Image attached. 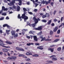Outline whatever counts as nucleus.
<instances>
[{
    "label": "nucleus",
    "instance_id": "obj_1",
    "mask_svg": "<svg viewBox=\"0 0 64 64\" xmlns=\"http://www.w3.org/2000/svg\"><path fill=\"white\" fill-rule=\"evenodd\" d=\"M33 20L35 21L34 24H32V26L34 27L35 26L36 24H37L38 23V20L36 18L35 16H34L33 18Z\"/></svg>",
    "mask_w": 64,
    "mask_h": 64
},
{
    "label": "nucleus",
    "instance_id": "obj_2",
    "mask_svg": "<svg viewBox=\"0 0 64 64\" xmlns=\"http://www.w3.org/2000/svg\"><path fill=\"white\" fill-rule=\"evenodd\" d=\"M50 58H52V61H56V60H57V58H54L56 57V56L54 55H52L51 56H50Z\"/></svg>",
    "mask_w": 64,
    "mask_h": 64
},
{
    "label": "nucleus",
    "instance_id": "obj_3",
    "mask_svg": "<svg viewBox=\"0 0 64 64\" xmlns=\"http://www.w3.org/2000/svg\"><path fill=\"white\" fill-rule=\"evenodd\" d=\"M22 18L23 19H24V21H26L25 20H27L28 19V17L25 16V14H24L22 15Z\"/></svg>",
    "mask_w": 64,
    "mask_h": 64
},
{
    "label": "nucleus",
    "instance_id": "obj_4",
    "mask_svg": "<svg viewBox=\"0 0 64 64\" xmlns=\"http://www.w3.org/2000/svg\"><path fill=\"white\" fill-rule=\"evenodd\" d=\"M15 0H12V2H10V4L8 3V4L10 6H12V5H14V3H15Z\"/></svg>",
    "mask_w": 64,
    "mask_h": 64
},
{
    "label": "nucleus",
    "instance_id": "obj_5",
    "mask_svg": "<svg viewBox=\"0 0 64 64\" xmlns=\"http://www.w3.org/2000/svg\"><path fill=\"white\" fill-rule=\"evenodd\" d=\"M35 29L38 30H42V26H40L38 27V28H36Z\"/></svg>",
    "mask_w": 64,
    "mask_h": 64
},
{
    "label": "nucleus",
    "instance_id": "obj_6",
    "mask_svg": "<svg viewBox=\"0 0 64 64\" xmlns=\"http://www.w3.org/2000/svg\"><path fill=\"white\" fill-rule=\"evenodd\" d=\"M48 51H50L51 52H53V51H54V48H48Z\"/></svg>",
    "mask_w": 64,
    "mask_h": 64
},
{
    "label": "nucleus",
    "instance_id": "obj_7",
    "mask_svg": "<svg viewBox=\"0 0 64 64\" xmlns=\"http://www.w3.org/2000/svg\"><path fill=\"white\" fill-rule=\"evenodd\" d=\"M2 50L4 52H8V50L6 48H3Z\"/></svg>",
    "mask_w": 64,
    "mask_h": 64
},
{
    "label": "nucleus",
    "instance_id": "obj_8",
    "mask_svg": "<svg viewBox=\"0 0 64 64\" xmlns=\"http://www.w3.org/2000/svg\"><path fill=\"white\" fill-rule=\"evenodd\" d=\"M33 37L34 41H38V39H37V36H34Z\"/></svg>",
    "mask_w": 64,
    "mask_h": 64
},
{
    "label": "nucleus",
    "instance_id": "obj_9",
    "mask_svg": "<svg viewBox=\"0 0 64 64\" xmlns=\"http://www.w3.org/2000/svg\"><path fill=\"white\" fill-rule=\"evenodd\" d=\"M26 54L27 56H29V55H32V53H30L28 52L26 53Z\"/></svg>",
    "mask_w": 64,
    "mask_h": 64
},
{
    "label": "nucleus",
    "instance_id": "obj_10",
    "mask_svg": "<svg viewBox=\"0 0 64 64\" xmlns=\"http://www.w3.org/2000/svg\"><path fill=\"white\" fill-rule=\"evenodd\" d=\"M57 29H58V27H55L54 30V32H56V31H57Z\"/></svg>",
    "mask_w": 64,
    "mask_h": 64
},
{
    "label": "nucleus",
    "instance_id": "obj_11",
    "mask_svg": "<svg viewBox=\"0 0 64 64\" xmlns=\"http://www.w3.org/2000/svg\"><path fill=\"white\" fill-rule=\"evenodd\" d=\"M6 26L8 28H10V26H9L7 24H5L3 25V27H6Z\"/></svg>",
    "mask_w": 64,
    "mask_h": 64
},
{
    "label": "nucleus",
    "instance_id": "obj_12",
    "mask_svg": "<svg viewBox=\"0 0 64 64\" xmlns=\"http://www.w3.org/2000/svg\"><path fill=\"white\" fill-rule=\"evenodd\" d=\"M27 31V30H25V29H24L22 30V33L23 35H24V34L25 33V32H25V31Z\"/></svg>",
    "mask_w": 64,
    "mask_h": 64
},
{
    "label": "nucleus",
    "instance_id": "obj_13",
    "mask_svg": "<svg viewBox=\"0 0 64 64\" xmlns=\"http://www.w3.org/2000/svg\"><path fill=\"white\" fill-rule=\"evenodd\" d=\"M46 62L48 63H53V62L52 60H47Z\"/></svg>",
    "mask_w": 64,
    "mask_h": 64
},
{
    "label": "nucleus",
    "instance_id": "obj_14",
    "mask_svg": "<svg viewBox=\"0 0 64 64\" xmlns=\"http://www.w3.org/2000/svg\"><path fill=\"white\" fill-rule=\"evenodd\" d=\"M28 46H30L31 45H34V44L32 43H28L26 44Z\"/></svg>",
    "mask_w": 64,
    "mask_h": 64
},
{
    "label": "nucleus",
    "instance_id": "obj_15",
    "mask_svg": "<svg viewBox=\"0 0 64 64\" xmlns=\"http://www.w3.org/2000/svg\"><path fill=\"white\" fill-rule=\"evenodd\" d=\"M37 49H40V50H43V48L40 46L38 47Z\"/></svg>",
    "mask_w": 64,
    "mask_h": 64
},
{
    "label": "nucleus",
    "instance_id": "obj_16",
    "mask_svg": "<svg viewBox=\"0 0 64 64\" xmlns=\"http://www.w3.org/2000/svg\"><path fill=\"white\" fill-rule=\"evenodd\" d=\"M11 34L12 35H15V31L14 30H12L11 32Z\"/></svg>",
    "mask_w": 64,
    "mask_h": 64
},
{
    "label": "nucleus",
    "instance_id": "obj_17",
    "mask_svg": "<svg viewBox=\"0 0 64 64\" xmlns=\"http://www.w3.org/2000/svg\"><path fill=\"white\" fill-rule=\"evenodd\" d=\"M6 42L7 44H12V43L11 42H10L8 41H6Z\"/></svg>",
    "mask_w": 64,
    "mask_h": 64
},
{
    "label": "nucleus",
    "instance_id": "obj_18",
    "mask_svg": "<svg viewBox=\"0 0 64 64\" xmlns=\"http://www.w3.org/2000/svg\"><path fill=\"white\" fill-rule=\"evenodd\" d=\"M23 9L24 10V14H26V11H27V10L25 8H23Z\"/></svg>",
    "mask_w": 64,
    "mask_h": 64
},
{
    "label": "nucleus",
    "instance_id": "obj_19",
    "mask_svg": "<svg viewBox=\"0 0 64 64\" xmlns=\"http://www.w3.org/2000/svg\"><path fill=\"white\" fill-rule=\"evenodd\" d=\"M35 31H31L29 32V34H33L34 33H35Z\"/></svg>",
    "mask_w": 64,
    "mask_h": 64
},
{
    "label": "nucleus",
    "instance_id": "obj_20",
    "mask_svg": "<svg viewBox=\"0 0 64 64\" xmlns=\"http://www.w3.org/2000/svg\"><path fill=\"white\" fill-rule=\"evenodd\" d=\"M26 61H28V62H30L31 61V60L29 58H27L26 59Z\"/></svg>",
    "mask_w": 64,
    "mask_h": 64
},
{
    "label": "nucleus",
    "instance_id": "obj_21",
    "mask_svg": "<svg viewBox=\"0 0 64 64\" xmlns=\"http://www.w3.org/2000/svg\"><path fill=\"white\" fill-rule=\"evenodd\" d=\"M46 17H48L49 16H50V14L48 13H46Z\"/></svg>",
    "mask_w": 64,
    "mask_h": 64
},
{
    "label": "nucleus",
    "instance_id": "obj_22",
    "mask_svg": "<svg viewBox=\"0 0 64 64\" xmlns=\"http://www.w3.org/2000/svg\"><path fill=\"white\" fill-rule=\"evenodd\" d=\"M18 1L19 2V3H18V5H21V4L22 3V1H21V0H18Z\"/></svg>",
    "mask_w": 64,
    "mask_h": 64
},
{
    "label": "nucleus",
    "instance_id": "obj_23",
    "mask_svg": "<svg viewBox=\"0 0 64 64\" xmlns=\"http://www.w3.org/2000/svg\"><path fill=\"white\" fill-rule=\"evenodd\" d=\"M25 55H24V54H20L18 56V57H24Z\"/></svg>",
    "mask_w": 64,
    "mask_h": 64
},
{
    "label": "nucleus",
    "instance_id": "obj_24",
    "mask_svg": "<svg viewBox=\"0 0 64 64\" xmlns=\"http://www.w3.org/2000/svg\"><path fill=\"white\" fill-rule=\"evenodd\" d=\"M10 31V30H6V33L8 35H9V32Z\"/></svg>",
    "mask_w": 64,
    "mask_h": 64
},
{
    "label": "nucleus",
    "instance_id": "obj_25",
    "mask_svg": "<svg viewBox=\"0 0 64 64\" xmlns=\"http://www.w3.org/2000/svg\"><path fill=\"white\" fill-rule=\"evenodd\" d=\"M17 10L18 11H20V7L19 6H18L17 7Z\"/></svg>",
    "mask_w": 64,
    "mask_h": 64
},
{
    "label": "nucleus",
    "instance_id": "obj_26",
    "mask_svg": "<svg viewBox=\"0 0 64 64\" xmlns=\"http://www.w3.org/2000/svg\"><path fill=\"white\" fill-rule=\"evenodd\" d=\"M61 50V47H58L57 48V50L58 51H59Z\"/></svg>",
    "mask_w": 64,
    "mask_h": 64
},
{
    "label": "nucleus",
    "instance_id": "obj_27",
    "mask_svg": "<svg viewBox=\"0 0 64 64\" xmlns=\"http://www.w3.org/2000/svg\"><path fill=\"white\" fill-rule=\"evenodd\" d=\"M12 58L10 57H8L7 58V59L8 60H12Z\"/></svg>",
    "mask_w": 64,
    "mask_h": 64
},
{
    "label": "nucleus",
    "instance_id": "obj_28",
    "mask_svg": "<svg viewBox=\"0 0 64 64\" xmlns=\"http://www.w3.org/2000/svg\"><path fill=\"white\" fill-rule=\"evenodd\" d=\"M14 36V38H16V37H18V34H15Z\"/></svg>",
    "mask_w": 64,
    "mask_h": 64
},
{
    "label": "nucleus",
    "instance_id": "obj_29",
    "mask_svg": "<svg viewBox=\"0 0 64 64\" xmlns=\"http://www.w3.org/2000/svg\"><path fill=\"white\" fill-rule=\"evenodd\" d=\"M50 35H52V34H53V32L52 30H50Z\"/></svg>",
    "mask_w": 64,
    "mask_h": 64
},
{
    "label": "nucleus",
    "instance_id": "obj_30",
    "mask_svg": "<svg viewBox=\"0 0 64 64\" xmlns=\"http://www.w3.org/2000/svg\"><path fill=\"white\" fill-rule=\"evenodd\" d=\"M38 35H41V34H42V32L41 31L40 32H39L38 34Z\"/></svg>",
    "mask_w": 64,
    "mask_h": 64
},
{
    "label": "nucleus",
    "instance_id": "obj_31",
    "mask_svg": "<svg viewBox=\"0 0 64 64\" xmlns=\"http://www.w3.org/2000/svg\"><path fill=\"white\" fill-rule=\"evenodd\" d=\"M20 15L19 14L18 16V18H19V19H20V21H22V20L21 19V17H20Z\"/></svg>",
    "mask_w": 64,
    "mask_h": 64
},
{
    "label": "nucleus",
    "instance_id": "obj_32",
    "mask_svg": "<svg viewBox=\"0 0 64 64\" xmlns=\"http://www.w3.org/2000/svg\"><path fill=\"white\" fill-rule=\"evenodd\" d=\"M44 40H46V38H42V40H41V41H44Z\"/></svg>",
    "mask_w": 64,
    "mask_h": 64
},
{
    "label": "nucleus",
    "instance_id": "obj_33",
    "mask_svg": "<svg viewBox=\"0 0 64 64\" xmlns=\"http://www.w3.org/2000/svg\"><path fill=\"white\" fill-rule=\"evenodd\" d=\"M52 40L51 39H49V38H48L45 41H51Z\"/></svg>",
    "mask_w": 64,
    "mask_h": 64
},
{
    "label": "nucleus",
    "instance_id": "obj_34",
    "mask_svg": "<svg viewBox=\"0 0 64 64\" xmlns=\"http://www.w3.org/2000/svg\"><path fill=\"white\" fill-rule=\"evenodd\" d=\"M42 22H47V20H42Z\"/></svg>",
    "mask_w": 64,
    "mask_h": 64
},
{
    "label": "nucleus",
    "instance_id": "obj_35",
    "mask_svg": "<svg viewBox=\"0 0 64 64\" xmlns=\"http://www.w3.org/2000/svg\"><path fill=\"white\" fill-rule=\"evenodd\" d=\"M51 20H50L48 22V25H50V24H51Z\"/></svg>",
    "mask_w": 64,
    "mask_h": 64
},
{
    "label": "nucleus",
    "instance_id": "obj_36",
    "mask_svg": "<svg viewBox=\"0 0 64 64\" xmlns=\"http://www.w3.org/2000/svg\"><path fill=\"white\" fill-rule=\"evenodd\" d=\"M16 58H17V57L16 56L12 57V59H14V60H15V59H16Z\"/></svg>",
    "mask_w": 64,
    "mask_h": 64
},
{
    "label": "nucleus",
    "instance_id": "obj_37",
    "mask_svg": "<svg viewBox=\"0 0 64 64\" xmlns=\"http://www.w3.org/2000/svg\"><path fill=\"white\" fill-rule=\"evenodd\" d=\"M58 41H59V39H57L54 40V42H57Z\"/></svg>",
    "mask_w": 64,
    "mask_h": 64
},
{
    "label": "nucleus",
    "instance_id": "obj_38",
    "mask_svg": "<svg viewBox=\"0 0 64 64\" xmlns=\"http://www.w3.org/2000/svg\"><path fill=\"white\" fill-rule=\"evenodd\" d=\"M5 44L3 43H1L0 42V45H1V46H3Z\"/></svg>",
    "mask_w": 64,
    "mask_h": 64
},
{
    "label": "nucleus",
    "instance_id": "obj_39",
    "mask_svg": "<svg viewBox=\"0 0 64 64\" xmlns=\"http://www.w3.org/2000/svg\"><path fill=\"white\" fill-rule=\"evenodd\" d=\"M20 51H25V50L22 48H20Z\"/></svg>",
    "mask_w": 64,
    "mask_h": 64
},
{
    "label": "nucleus",
    "instance_id": "obj_40",
    "mask_svg": "<svg viewBox=\"0 0 64 64\" xmlns=\"http://www.w3.org/2000/svg\"><path fill=\"white\" fill-rule=\"evenodd\" d=\"M60 33V30H58L57 31V33L58 34H59Z\"/></svg>",
    "mask_w": 64,
    "mask_h": 64
},
{
    "label": "nucleus",
    "instance_id": "obj_41",
    "mask_svg": "<svg viewBox=\"0 0 64 64\" xmlns=\"http://www.w3.org/2000/svg\"><path fill=\"white\" fill-rule=\"evenodd\" d=\"M16 50H20V48L18 47H16Z\"/></svg>",
    "mask_w": 64,
    "mask_h": 64
},
{
    "label": "nucleus",
    "instance_id": "obj_42",
    "mask_svg": "<svg viewBox=\"0 0 64 64\" xmlns=\"http://www.w3.org/2000/svg\"><path fill=\"white\" fill-rule=\"evenodd\" d=\"M42 17L43 18H46V16H45L44 15H43Z\"/></svg>",
    "mask_w": 64,
    "mask_h": 64
},
{
    "label": "nucleus",
    "instance_id": "obj_43",
    "mask_svg": "<svg viewBox=\"0 0 64 64\" xmlns=\"http://www.w3.org/2000/svg\"><path fill=\"white\" fill-rule=\"evenodd\" d=\"M37 11H38V10L37 9H35L34 10V11L35 12H36Z\"/></svg>",
    "mask_w": 64,
    "mask_h": 64
},
{
    "label": "nucleus",
    "instance_id": "obj_44",
    "mask_svg": "<svg viewBox=\"0 0 64 64\" xmlns=\"http://www.w3.org/2000/svg\"><path fill=\"white\" fill-rule=\"evenodd\" d=\"M5 9V7L3 6L2 7V10H4Z\"/></svg>",
    "mask_w": 64,
    "mask_h": 64
},
{
    "label": "nucleus",
    "instance_id": "obj_45",
    "mask_svg": "<svg viewBox=\"0 0 64 64\" xmlns=\"http://www.w3.org/2000/svg\"><path fill=\"white\" fill-rule=\"evenodd\" d=\"M35 45H37L38 46H39V45H40V44L36 43L35 44Z\"/></svg>",
    "mask_w": 64,
    "mask_h": 64
},
{
    "label": "nucleus",
    "instance_id": "obj_46",
    "mask_svg": "<svg viewBox=\"0 0 64 64\" xmlns=\"http://www.w3.org/2000/svg\"><path fill=\"white\" fill-rule=\"evenodd\" d=\"M4 18L2 17V18H0V20H4Z\"/></svg>",
    "mask_w": 64,
    "mask_h": 64
},
{
    "label": "nucleus",
    "instance_id": "obj_47",
    "mask_svg": "<svg viewBox=\"0 0 64 64\" xmlns=\"http://www.w3.org/2000/svg\"><path fill=\"white\" fill-rule=\"evenodd\" d=\"M3 33V32L2 31V30H0V34H2Z\"/></svg>",
    "mask_w": 64,
    "mask_h": 64
},
{
    "label": "nucleus",
    "instance_id": "obj_48",
    "mask_svg": "<svg viewBox=\"0 0 64 64\" xmlns=\"http://www.w3.org/2000/svg\"><path fill=\"white\" fill-rule=\"evenodd\" d=\"M51 25L52 26H54V25H55V24L54 23H52L51 24Z\"/></svg>",
    "mask_w": 64,
    "mask_h": 64
},
{
    "label": "nucleus",
    "instance_id": "obj_49",
    "mask_svg": "<svg viewBox=\"0 0 64 64\" xmlns=\"http://www.w3.org/2000/svg\"><path fill=\"white\" fill-rule=\"evenodd\" d=\"M28 13L30 14L31 15H32L33 14V13L32 12H28Z\"/></svg>",
    "mask_w": 64,
    "mask_h": 64
},
{
    "label": "nucleus",
    "instance_id": "obj_50",
    "mask_svg": "<svg viewBox=\"0 0 64 64\" xmlns=\"http://www.w3.org/2000/svg\"><path fill=\"white\" fill-rule=\"evenodd\" d=\"M26 37L27 38H28V39H30V37L28 36H27Z\"/></svg>",
    "mask_w": 64,
    "mask_h": 64
},
{
    "label": "nucleus",
    "instance_id": "obj_51",
    "mask_svg": "<svg viewBox=\"0 0 64 64\" xmlns=\"http://www.w3.org/2000/svg\"><path fill=\"white\" fill-rule=\"evenodd\" d=\"M13 8H14V9H16V6H13Z\"/></svg>",
    "mask_w": 64,
    "mask_h": 64
},
{
    "label": "nucleus",
    "instance_id": "obj_52",
    "mask_svg": "<svg viewBox=\"0 0 64 64\" xmlns=\"http://www.w3.org/2000/svg\"><path fill=\"white\" fill-rule=\"evenodd\" d=\"M56 11L54 10V15H55V14H56Z\"/></svg>",
    "mask_w": 64,
    "mask_h": 64
},
{
    "label": "nucleus",
    "instance_id": "obj_53",
    "mask_svg": "<svg viewBox=\"0 0 64 64\" xmlns=\"http://www.w3.org/2000/svg\"><path fill=\"white\" fill-rule=\"evenodd\" d=\"M2 15H6V14L5 13H3L2 14Z\"/></svg>",
    "mask_w": 64,
    "mask_h": 64
},
{
    "label": "nucleus",
    "instance_id": "obj_54",
    "mask_svg": "<svg viewBox=\"0 0 64 64\" xmlns=\"http://www.w3.org/2000/svg\"><path fill=\"white\" fill-rule=\"evenodd\" d=\"M27 24L28 25H29V26H30V23L29 22H27Z\"/></svg>",
    "mask_w": 64,
    "mask_h": 64
},
{
    "label": "nucleus",
    "instance_id": "obj_55",
    "mask_svg": "<svg viewBox=\"0 0 64 64\" xmlns=\"http://www.w3.org/2000/svg\"><path fill=\"white\" fill-rule=\"evenodd\" d=\"M53 4H54V3L53 2H52L50 3L51 5L52 6H53Z\"/></svg>",
    "mask_w": 64,
    "mask_h": 64
},
{
    "label": "nucleus",
    "instance_id": "obj_56",
    "mask_svg": "<svg viewBox=\"0 0 64 64\" xmlns=\"http://www.w3.org/2000/svg\"><path fill=\"white\" fill-rule=\"evenodd\" d=\"M41 4H45V2L44 1H42V2H41Z\"/></svg>",
    "mask_w": 64,
    "mask_h": 64
},
{
    "label": "nucleus",
    "instance_id": "obj_57",
    "mask_svg": "<svg viewBox=\"0 0 64 64\" xmlns=\"http://www.w3.org/2000/svg\"><path fill=\"white\" fill-rule=\"evenodd\" d=\"M4 11H7L8 10V9L7 8H4Z\"/></svg>",
    "mask_w": 64,
    "mask_h": 64
},
{
    "label": "nucleus",
    "instance_id": "obj_58",
    "mask_svg": "<svg viewBox=\"0 0 64 64\" xmlns=\"http://www.w3.org/2000/svg\"><path fill=\"white\" fill-rule=\"evenodd\" d=\"M57 21V20L56 19H55L54 20V22H56V21Z\"/></svg>",
    "mask_w": 64,
    "mask_h": 64
},
{
    "label": "nucleus",
    "instance_id": "obj_59",
    "mask_svg": "<svg viewBox=\"0 0 64 64\" xmlns=\"http://www.w3.org/2000/svg\"><path fill=\"white\" fill-rule=\"evenodd\" d=\"M4 3H7V2L6 0H4Z\"/></svg>",
    "mask_w": 64,
    "mask_h": 64
},
{
    "label": "nucleus",
    "instance_id": "obj_60",
    "mask_svg": "<svg viewBox=\"0 0 64 64\" xmlns=\"http://www.w3.org/2000/svg\"><path fill=\"white\" fill-rule=\"evenodd\" d=\"M10 48V46H6V48Z\"/></svg>",
    "mask_w": 64,
    "mask_h": 64
},
{
    "label": "nucleus",
    "instance_id": "obj_61",
    "mask_svg": "<svg viewBox=\"0 0 64 64\" xmlns=\"http://www.w3.org/2000/svg\"><path fill=\"white\" fill-rule=\"evenodd\" d=\"M35 55L36 57H38V56H39V55H38V54H35Z\"/></svg>",
    "mask_w": 64,
    "mask_h": 64
},
{
    "label": "nucleus",
    "instance_id": "obj_62",
    "mask_svg": "<svg viewBox=\"0 0 64 64\" xmlns=\"http://www.w3.org/2000/svg\"><path fill=\"white\" fill-rule=\"evenodd\" d=\"M36 5V6L35 7H37V6H38V4H35Z\"/></svg>",
    "mask_w": 64,
    "mask_h": 64
},
{
    "label": "nucleus",
    "instance_id": "obj_63",
    "mask_svg": "<svg viewBox=\"0 0 64 64\" xmlns=\"http://www.w3.org/2000/svg\"><path fill=\"white\" fill-rule=\"evenodd\" d=\"M51 1V0H48V3H50Z\"/></svg>",
    "mask_w": 64,
    "mask_h": 64
},
{
    "label": "nucleus",
    "instance_id": "obj_64",
    "mask_svg": "<svg viewBox=\"0 0 64 64\" xmlns=\"http://www.w3.org/2000/svg\"><path fill=\"white\" fill-rule=\"evenodd\" d=\"M6 19H7V20L9 19V18L7 16L6 17Z\"/></svg>",
    "mask_w": 64,
    "mask_h": 64
}]
</instances>
